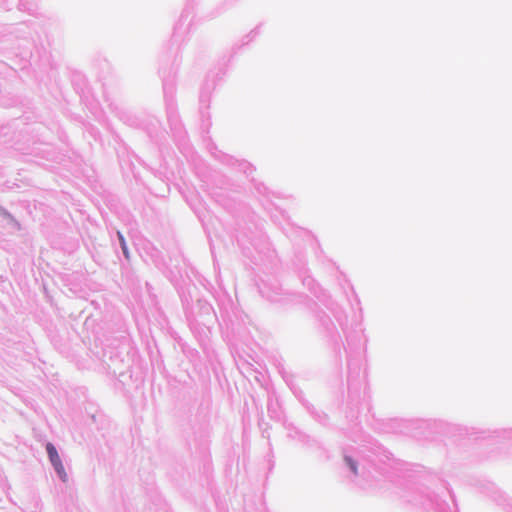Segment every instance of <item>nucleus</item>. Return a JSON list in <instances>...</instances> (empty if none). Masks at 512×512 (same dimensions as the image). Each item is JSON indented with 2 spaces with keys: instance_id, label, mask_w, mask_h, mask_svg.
<instances>
[{
  "instance_id": "obj_1",
  "label": "nucleus",
  "mask_w": 512,
  "mask_h": 512,
  "mask_svg": "<svg viewBox=\"0 0 512 512\" xmlns=\"http://www.w3.org/2000/svg\"><path fill=\"white\" fill-rule=\"evenodd\" d=\"M46 450H47L49 459H50L52 465L54 466L56 472L65 481L67 475H66L65 469L63 467V464L61 462V459L58 455L56 448L51 443H48L46 445Z\"/></svg>"
},
{
  "instance_id": "obj_2",
  "label": "nucleus",
  "mask_w": 512,
  "mask_h": 512,
  "mask_svg": "<svg viewBox=\"0 0 512 512\" xmlns=\"http://www.w3.org/2000/svg\"><path fill=\"white\" fill-rule=\"evenodd\" d=\"M345 461L348 464V466L351 468V470L356 474L357 473V464H356V462L352 458H350V457H345Z\"/></svg>"
},
{
  "instance_id": "obj_3",
  "label": "nucleus",
  "mask_w": 512,
  "mask_h": 512,
  "mask_svg": "<svg viewBox=\"0 0 512 512\" xmlns=\"http://www.w3.org/2000/svg\"><path fill=\"white\" fill-rule=\"evenodd\" d=\"M118 236H119V240L121 242V246H122L123 252H124L125 256L128 258V252H127V247H126V243H125L124 237L121 235L120 232H118Z\"/></svg>"
}]
</instances>
